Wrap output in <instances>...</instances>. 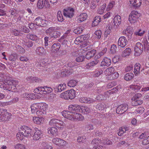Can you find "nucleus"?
I'll use <instances>...</instances> for the list:
<instances>
[{
	"label": "nucleus",
	"mask_w": 149,
	"mask_h": 149,
	"mask_svg": "<svg viewBox=\"0 0 149 149\" xmlns=\"http://www.w3.org/2000/svg\"><path fill=\"white\" fill-rule=\"evenodd\" d=\"M0 77L3 78L0 79V87L1 88L12 92L16 91V86L18 83L17 81L13 80L10 76L4 75L2 73H0Z\"/></svg>",
	"instance_id": "obj_1"
},
{
	"label": "nucleus",
	"mask_w": 149,
	"mask_h": 149,
	"mask_svg": "<svg viewBox=\"0 0 149 149\" xmlns=\"http://www.w3.org/2000/svg\"><path fill=\"white\" fill-rule=\"evenodd\" d=\"M53 89L51 87L47 86H38L34 90L33 92L40 95L46 94L53 91Z\"/></svg>",
	"instance_id": "obj_2"
},
{
	"label": "nucleus",
	"mask_w": 149,
	"mask_h": 149,
	"mask_svg": "<svg viewBox=\"0 0 149 149\" xmlns=\"http://www.w3.org/2000/svg\"><path fill=\"white\" fill-rule=\"evenodd\" d=\"M49 125L51 126H55L60 130H62L65 126L63 122L58 119H52L49 122Z\"/></svg>",
	"instance_id": "obj_3"
},
{
	"label": "nucleus",
	"mask_w": 149,
	"mask_h": 149,
	"mask_svg": "<svg viewBox=\"0 0 149 149\" xmlns=\"http://www.w3.org/2000/svg\"><path fill=\"white\" fill-rule=\"evenodd\" d=\"M0 112L1 113V116H0V122L9 120L12 116L11 113L8 112L7 110L3 109H1V111Z\"/></svg>",
	"instance_id": "obj_4"
},
{
	"label": "nucleus",
	"mask_w": 149,
	"mask_h": 149,
	"mask_svg": "<svg viewBox=\"0 0 149 149\" xmlns=\"http://www.w3.org/2000/svg\"><path fill=\"white\" fill-rule=\"evenodd\" d=\"M19 131H22L25 136L30 137L33 134V131L31 127L26 125H23L19 127Z\"/></svg>",
	"instance_id": "obj_5"
},
{
	"label": "nucleus",
	"mask_w": 149,
	"mask_h": 149,
	"mask_svg": "<svg viewBox=\"0 0 149 149\" xmlns=\"http://www.w3.org/2000/svg\"><path fill=\"white\" fill-rule=\"evenodd\" d=\"M142 96L141 93L135 94L132 98V105L136 106L141 104L143 102L142 100H140Z\"/></svg>",
	"instance_id": "obj_6"
},
{
	"label": "nucleus",
	"mask_w": 149,
	"mask_h": 149,
	"mask_svg": "<svg viewBox=\"0 0 149 149\" xmlns=\"http://www.w3.org/2000/svg\"><path fill=\"white\" fill-rule=\"evenodd\" d=\"M87 37L83 36L77 37L75 39V44H79L81 45V44H80L83 42L85 46L88 45L90 43L88 40H87Z\"/></svg>",
	"instance_id": "obj_7"
},
{
	"label": "nucleus",
	"mask_w": 149,
	"mask_h": 149,
	"mask_svg": "<svg viewBox=\"0 0 149 149\" xmlns=\"http://www.w3.org/2000/svg\"><path fill=\"white\" fill-rule=\"evenodd\" d=\"M48 105L45 102L39 103V112H38L39 115L42 116L45 114L47 112V110L48 108Z\"/></svg>",
	"instance_id": "obj_8"
},
{
	"label": "nucleus",
	"mask_w": 149,
	"mask_h": 149,
	"mask_svg": "<svg viewBox=\"0 0 149 149\" xmlns=\"http://www.w3.org/2000/svg\"><path fill=\"white\" fill-rule=\"evenodd\" d=\"M34 134L33 136V139L34 141H38L41 139L42 136V132L37 127L34 128Z\"/></svg>",
	"instance_id": "obj_9"
},
{
	"label": "nucleus",
	"mask_w": 149,
	"mask_h": 149,
	"mask_svg": "<svg viewBox=\"0 0 149 149\" xmlns=\"http://www.w3.org/2000/svg\"><path fill=\"white\" fill-rule=\"evenodd\" d=\"M143 49V46L139 42H137L134 48L135 54L136 56L140 55L142 53Z\"/></svg>",
	"instance_id": "obj_10"
},
{
	"label": "nucleus",
	"mask_w": 149,
	"mask_h": 149,
	"mask_svg": "<svg viewBox=\"0 0 149 149\" xmlns=\"http://www.w3.org/2000/svg\"><path fill=\"white\" fill-rule=\"evenodd\" d=\"M128 109V105L125 104H121L117 108L116 112L119 114H122L125 112Z\"/></svg>",
	"instance_id": "obj_11"
},
{
	"label": "nucleus",
	"mask_w": 149,
	"mask_h": 149,
	"mask_svg": "<svg viewBox=\"0 0 149 149\" xmlns=\"http://www.w3.org/2000/svg\"><path fill=\"white\" fill-rule=\"evenodd\" d=\"M134 30L133 27L130 26H128L125 29L123 32V34L128 36L129 38L131 37L133 33Z\"/></svg>",
	"instance_id": "obj_12"
},
{
	"label": "nucleus",
	"mask_w": 149,
	"mask_h": 149,
	"mask_svg": "<svg viewBox=\"0 0 149 149\" xmlns=\"http://www.w3.org/2000/svg\"><path fill=\"white\" fill-rule=\"evenodd\" d=\"M127 42L126 38L124 36H122L119 38L118 43V46L123 48L127 44Z\"/></svg>",
	"instance_id": "obj_13"
},
{
	"label": "nucleus",
	"mask_w": 149,
	"mask_h": 149,
	"mask_svg": "<svg viewBox=\"0 0 149 149\" xmlns=\"http://www.w3.org/2000/svg\"><path fill=\"white\" fill-rule=\"evenodd\" d=\"M62 116L65 118L71 120H74V116L73 114H72V113L68 111H63L61 112Z\"/></svg>",
	"instance_id": "obj_14"
},
{
	"label": "nucleus",
	"mask_w": 149,
	"mask_h": 149,
	"mask_svg": "<svg viewBox=\"0 0 149 149\" xmlns=\"http://www.w3.org/2000/svg\"><path fill=\"white\" fill-rule=\"evenodd\" d=\"M74 9L73 8L65 9L64 10L63 15L66 17L71 18L73 15Z\"/></svg>",
	"instance_id": "obj_15"
},
{
	"label": "nucleus",
	"mask_w": 149,
	"mask_h": 149,
	"mask_svg": "<svg viewBox=\"0 0 149 149\" xmlns=\"http://www.w3.org/2000/svg\"><path fill=\"white\" fill-rule=\"evenodd\" d=\"M39 103H35L32 104L31 106L32 113H36L38 116H40L38 113L39 112Z\"/></svg>",
	"instance_id": "obj_16"
},
{
	"label": "nucleus",
	"mask_w": 149,
	"mask_h": 149,
	"mask_svg": "<svg viewBox=\"0 0 149 149\" xmlns=\"http://www.w3.org/2000/svg\"><path fill=\"white\" fill-rule=\"evenodd\" d=\"M48 133L51 136H56L58 135V129L55 127H51L47 129Z\"/></svg>",
	"instance_id": "obj_17"
},
{
	"label": "nucleus",
	"mask_w": 149,
	"mask_h": 149,
	"mask_svg": "<svg viewBox=\"0 0 149 149\" xmlns=\"http://www.w3.org/2000/svg\"><path fill=\"white\" fill-rule=\"evenodd\" d=\"M40 116L39 117H33V123L36 124L40 125L42 124L44 120V118L42 116Z\"/></svg>",
	"instance_id": "obj_18"
},
{
	"label": "nucleus",
	"mask_w": 149,
	"mask_h": 149,
	"mask_svg": "<svg viewBox=\"0 0 149 149\" xmlns=\"http://www.w3.org/2000/svg\"><path fill=\"white\" fill-rule=\"evenodd\" d=\"M130 5L134 8L139 7L141 4V0H130Z\"/></svg>",
	"instance_id": "obj_19"
},
{
	"label": "nucleus",
	"mask_w": 149,
	"mask_h": 149,
	"mask_svg": "<svg viewBox=\"0 0 149 149\" xmlns=\"http://www.w3.org/2000/svg\"><path fill=\"white\" fill-rule=\"evenodd\" d=\"M36 52L37 55L40 56L45 55L47 54L45 50L42 47H37L36 49Z\"/></svg>",
	"instance_id": "obj_20"
},
{
	"label": "nucleus",
	"mask_w": 149,
	"mask_h": 149,
	"mask_svg": "<svg viewBox=\"0 0 149 149\" xmlns=\"http://www.w3.org/2000/svg\"><path fill=\"white\" fill-rule=\"evenodd\" d=\"M46 22L47 21L45 19H35L34 21L35 23L38 26L42 27L46 26Z\"/></svg>",
	"instance_id": "obj_21"
},
{
	"label": "nucleus",
	"mask_w": 149,
	"mask_h": 149,
	"mask_svg": "<svg viewBox=\"0 0 149 149\" xmlns=\"http://www.w3.org/2000/svg\"><path fill=\"white\" fill-rule=\"evenodd\" d=\"M114 69L113 68L111 67L106 69L104 72V73L108 79H109L111 74L114 72Z\"/></svg>",
	"instance_id": "obj_22"
},
{
	"label": "nucleus",
	"mask_w": 149,
	"mask_h": 149,
	"mask_svg": "<svg viewBox=\"0 0 149 149\" xmlns=\"http://www.w3.org/2000/svg\"><path fill=\"white\" fill-rule=\"evenodd\" d=\"M80 102L82 103H91L93 102L95 100L93 99L86 97H81L79 99Z\"/></svg>",
	"instance_id": "obj_23"
},
{
	"label": "nucleus",
	"mask_w": 149,
	"mask_h": 149,
	"mask_svg": "<svg viewBox=\"0 0 149 149\" xmlns=\"http://www.w3.org/2000/svg\"><path fill=\"white\" fill-rule=\"evenodd\" d=\"M141 14L136 11L133 10L131 11L129 16V19H138L140 16Z\"/></svg>",
	"instance_id": "obj_24"
},
{
	"label": "nucleus",
	"mask_w": 149,
	"mask_h": 149,
	"mask_svg": "<svg viewBox=\"0 0 149 149\" xmlns=\"http://www.w3.org/2000/svg\"><path fill=\"white\" fill-rule=\"evenodd\" d=\"M61 46L60 44L58 42L54 43L51 47V51L52 52H57L59 51Z\"/></svg>",
	"instance_id": "obj_25"
},
{
	"label": "nucleus",
	"mask_w": 149,
	"mask_h": 149,
	"mask_svg": "<svg viewBox=\"0 0 149 149\" xmlns=\"http://www.w3.org/2000/svg\"><path fill=\"white\" fill-rule=\"evenodd\" d=\"M19 132L16 134V138L19 140L22 141L24 139L25 137V134L22 131H19V128H18Z\"/></svg>",
	"instance_id": "obj_26"
},
{
	"label": "nucleus",
	"mask_w": 149,
	"mask_h": 149,
	"mask_svg": "<svg viewBox=\"0 0 149 149\" xmlns=\"http://www.w3.org/2000/svg\"><path fill=\"white\" fill-rule=\"evenodd\" d=\"M96 52V50L95 49H93L90 51L88 52L85 56L86 58L87 59H91L93 56Z\"/></svg>",
	"instance_id": "obj_27"
},
{
	"label": "nucleus",
	"mask_w": 149,
	"mask_h": 149,
	"mask_svg": "<svg viewBox=\"0 0 149 149\" xmlns=\"http://www.w3.org/2000/svg\"><path fill=\"white\" fill-rule=\"evenodd\" d=\"M111 64V60L107 57H104L101 63V66L110 65Z\"/></svg>",
	"instance_id": "obj_28"
},
{
	"label": "nucleus",
	"mask_w": 149,
	"mask_h": 149,
	"mask_svg": "<svg viewBox=\"0 0 149 149\" xmlns=\"http://www.w3.org/2000/svg\"><path fill=\"white\" fill-rule=\"evenodd\" d=\"M58 27H51L49 28L46 31V33L47 35H49L51 36L52 35L53 33L55 31L59 29Z\"/></svg>",
	"instance_id": "obj_29"
},
{
	"label": "nucleus",
	"mask_w": 149,
	"mask_h": 149,
	"mask_svg": "<svg viewBox=\"0 0 149 149\" xmlns=\"http://www.w3.org/2000/svg\"><path fill=\"white\" fill-rule=\"evenodd\" d=\"M134 73L135 75H138L140 74L141 65L140 63H137L134 65Z\"/></svg>",
	"instance_id": "obj_30"
},
{
	"label": "nucleus",
	"mask_w": 149,
	"mask_h": 149,
	"mask_svg": "<svg viewBox=\"0 0 149 149\" xmlns=\"http://www.w3.org/2000/svg\"><path fill=\"white\" fill-rule=\"evenodd\" d=\"M130 87L132 90H138L140 89L141 87V85L139 83H136L130 85Z\"/></svg>",
	"instance_id": "obj_31"
},
{
	"label": "nucleus",
	"mask_w": 149,
	"mask_h": 149,
	"mask_svg": "<svg viewBox=\"0 0 149 149\" xmlns=\"http://www.w3.org/2000/svg\"><path fill=\"white\" fill-rule=\"evenodd\" d=\"M145 32V31L141 29H138L134 31V34L136 36H141L143 35Z\"/></svg>",
	"instance_id": "obj_32"
},
{
	"label": "nucleus",
	"mask_w": 149,
	"mask_h": 149,
	"mask_svg": "<svg viewBox=\"0 0 149 149\" xmlns=\"http://www.w3.org/2000/svg\"><path fill=\"white\" fill-rule=\"evenodd\" d=\"M134 77V74L132 73L126 74L124 77V79L126 81H130Z\"/></svg>",
	"instance_id": "obj_33"
},
{
	"label": "nucleus",
	"mask_w": 149,
	"mask_h": 149,
	"mask_svg": "<svg viewBox=\"0 0 149 149\" xmlns=\"http://www.w3.org/2000/svg\"><path fill=\"white\" fill-rule=\"evenodd\" d=\"M27 38L33 41H36L38 39V37L35 35L29 33L26 36Z\"/></svg>",
	"instance_id": "obj_34"
},
{
	"label": "nucleus",
	"mask_w": 149,
	"mask_h": 149,
	"mask_svg": "<svg viewBox=\"0 0 149 149\" xmlns=\"http://www.w3.org/2000/svg\"><path fill=\"white\" fill-rule=\"evenodd\" d=\"M68 95L69 97V99L72 100L74 98V90L73 89H71L68 91Z\"/></svg>",
	"instance_id": "obj_35"
},
{
	"label": "nucleus",
	"mask_w": 149,
	"mask_h": 149,
	"mask_svg": "<svg viewBox=\"0 0 149 149\" xmlns=\"http://www.w3.org/2000/svg\"><path fill=\"white\" fill-rule=\"evenodd\" d=\"M84 117L81 114L75 113V120L77 121H82L84 119Z\"/></svg>",
	"instance_id": "obj_36"
},
{
	"label": "nucleus",
	"mask_w": 149,
	"mask_h": 149,
	"mask_svg": "<svg viewBox=\"0 0 149 149\" xmlns=\"http://www.w3.org/2000/svg\"><path fill=\"white\" fill-rule=\"evenodd\" d=\"M129 128L127 127H121L119 130V132H118V134L119 136H121L122 134L125 132L126 131L128 130Z\"/></svg>",
	"instance_id": "obj_37"
},
{
	"label": "nucleus",
	"mask_w": 149,
	"mask_h": 149,
	"mask_svg": "<svg viewBox=\"0 0 149 149\" xmlns=\"http://www.w3.org/2000/svg\"><path fill=\"white\" fill-rule=\"evenodd\" d=\"M17 58V54L15 53H13L9 56L8 59L10 61H13L16 60Z\"/></svg>",
	"instance_id": "obj_38"
},
{
	"label": "nucleus",
	"mask_w": 149,
	"mask_h": 149,
	"mask_svg": "<svg viewBox=\"0 0 149 149\" xmlns=\"http://www.w3.org/2000/svg\"><path fill=\"white\" fill-rule=\"evenodd\" d=\"M106 6V3L103 4L98 9L97 12L100 14H102L104 12V10L105 9Z\"/></svg>",
	"instance_id": "obj_39"
},
{
	"label": "nucleus",
	"mask_w": 149,
	"mask_h": 149,
	"mask_svg": "<svg viewBox=\"0 0 149 149\" xmlns=\"http://www.w3.org/2000/svg\"><path fill=\"white\" fill-rule=\"evenodd\" d=\"M131 52V49L130 48H127L123 52L122 55L123 57L129 56Z\"/></svg>",
	"instance_id": "obj_40"
},
{
	"label": "nucleus",
	"mask_w": 149,
	"mask_h": 149,
	"mask_svg": "<svg viewBox=\"0 0 149 149\" xmlns=\"http://www.w3.org/2000/svg\"><path fill=\"white\" fill-rule=\"evenodd\" d=\"M14 148L15 149H26L25 146L20 143H17L15 145Z\"/></svg>",
	"instance_id": "obj_41"
},
{
	"label": "nucleus",
	"mask_w": 149,
	"mask_h": 149,
	"mask_svg": "<svg viewBox=\"0 0 149 149\" xmlns=\"http://www.w3.org/2000/svg\"><path fill=\"white\" fill-rule=\"evenodd\" d=\"M91 109L89 108L86 107L82 106V112L84 114H87L91 111Z\"/></svg>",
	"instance_id": "obj_42"
},
{
	"label": "nucleus",
	"mask_w": 149,
	"mask_h": 149,
	"mask_svg": "<svg viewBox=\"0 0 149 149\" xmlns=\"http://www.w3.org/2000/svg\"><path fill=\"white\" fill-rule=\"evenodd\" d=\"M68 91H65L64 92L61 93L60 95V97L61 98H63L64 99L68 100L69 99V97L68 95Z\"/></svg>",
	"instance_id": "obj_43"
},
{
	"label": "nucleus",
	"mask_w": 149,
	"mask_h": 149,
	"mask_svg": "<svg viewBox=\"0 0 149 149\" xmlns=\"http://www.w3.org/2000/svg\"><path fill=\"white\" fill-rule=\"evenodd\" d=\"M98 60H96L86 64V68H88L91 66H93L94 65H96L98 63Z\"/></svg>",
	"instance_id": "obj_44"
},
{
	"label": "nucleus",
	"mask_w": 149,
	"mask_h": 149,
	"mask_svg": "<svg viewBox=\"0 0 149 149\" xmlns=\"http://www.w3.org/2000/svg\"><path fill=\"white\" fill-rule=\"evenodd\" d=\"M103 72V70L102 69H99L96 70L94 72V76L95 77H99L102 73Z\"/></svg>",
	"instance_id": "obj_45"
},
{
	"label": "nucleus",
	"mask_w": 149,
	"mask_h": 149,
	"mask_svg": "<svg viewBox=\"0 0 149 149\" xmlns=\"http://www.w3.org/2000/svg\"><path fill=\"white\" fill-rule=\"evenodd\" d=\"M26 79L28 81H29L30 82H37L39 81V79L38 78L34 77H29L26 78Z\"/></svg>",
	"instance_id": "obj_46"
},
{
	"label": "nucleus",
	"mask_w": 149,
	"mask_h": 149,
	"mask_svg": "<svg viewBox=\"0 0 149 149\" xmlns=\"http://www.w3.org/2000/svg\"><path fill=\"white\" fill-rule=\"evenodd\" d=\"M115 2L114 1H112L110 2L107 5V6L106 9L107 11H109L115 5Z\"/></svg>",
	"instance_id": "obj_47"
},
{
	"label": "nucleus",
	"mask_w": 149,
	"mask_h": 149,
	"mask_svg": "<svg viewBox=\"0 0 149 149\" xmlns=\"http://www.w3.org/2000/svg\"><path fill=\"white\" fill-rule=\"evenodd\" d=\"M119 76V74L117 72H115L111 74L109 77V80L115 79L118 78Z\"/></svg>",
	"instance_id": "obj_48"
},
{
	"label": "nucleus",
	"mask_w": 149,
	"mask_h": 149,
	"mask_svg": "<svg viewBox=\"0 0 149 149\" xmlns=\"http://www.w3.org/2000/svg\"><path fill=\"white\" fill-rule=\"evenodd\" d=\"M41 149H53L52 147L47 143H42Z\"/></svg>",
	"instance_id": "obj_49"
},
{
	"label": "nucleus",
	"mask_w": 149,
	"mask_h": 149,
	"mask_svg": "<svg viewBox=\"0 0 149 149\" xmlns=\"http://www.w3.org/2000/svg\"><path fill=\"white\" fill-rule=\"evenodd\" d=\"M112 29L111 26H110L109 25L107 26L106 28V30L105 31L104 34L105 36H107V35L109 34L111 32V30Z\"/></svg>",
	"instance_id": "obj_50"
},
{
	"label": "nucleus",
	"mask_w": 149,
	"mask_h": 149,
	"mask_svg": "<svg viewBox=\"0 0 149 149\" xmlns=\"http://www.w3.org/2000/svg\"><path fill=\"white\" fill-rule=\"evenodd\" d=\"M61 33L60 32L55 31L54 32L51 38H56L59 37L60 36Z\"/></svg>",
	"instance_id": "obj_51"
},
{
	"label": "nucleus",
	"mask_w": 149,
	"mask_h": 149,
	"mask_svg": "<svg viewBox=\"0 0 149 149\" xmlns=\"http://www.w3.org/2000/svg\"><path fill=\"white\" fill-rule=\"evenodd\" d=\"M67 144V142L64 140L60 139L58 146L60 147L65 146Z\"/></svg>",
	"instance_id": "obj_52"
},
{
	"label": "nucleus",
	"mask_w": 149,
	"mask_h": 149,
	"mask_svg": "<svg viewBox=\"0 0 149 149\" xmlns=\"http://www.w3.org/2000/svg\"><path fill=\"white\" fill-rule=\"evenodd\" d=\"M101 140L99 139H94L91 142V143L94 145H98L101 143Z\"/></svg>",
	"instance_id": "obj_53"
},
{
	"label": "nucleus",
	"mask_w": 149,
	"mask_h": 149,
	"mask_svg": "<svg viewBox=\"0 0 149 149\" xmlns=\"http://www.w3.org/2000/svg\"><path fill=\"white\" fill-rule=\"evenodd\" d=\"M24 45L28 47H32L33 45V42L31 41L27 40L24 42Z\"/></svg>",
	"instance_id": "obj_54"
},
{
	"label": "nucleus",
	"mask_w": 149,
	"mask_h": 149,
	"mask_svg": "<svg viewBox=\"0 0 149 149\" xmlns=\"http://www.w3.org/2000/svg\"><path fill=\"white\" fill-rule=\"evenodd\" d=\"M68 109L69 110V111L72 113V114H73L74 116V105H70L68 107Z\"/></svg>",
	"instance_id": "obj_55"
},
{
	"label": "nucleus",
	"mask_w": 149,
	"mask_h": 149,
	"mask_svg": "<svg viewBox=\"0 0 149 149\" xmlns=\"http://www.w3.org/2000/svg\"><path fill=\"white\" fill-rule=\"evenodd\" d=\"M37 6L39 9L42 8L44 7L43 1L38 0Z\"/></svg>",
	"instance_id": "obj_56"
},
{
	"label": "nucleus",
	"mask_w": 149,
	"mask_h": 149,
	"mask_svg": "<svg viewBox=\"0 0 149 149\" xmlns=\"http://www.w3.org/2000/svg\"><path fill=\"white\" fill-rule=\"evenodd\" d=\"M83 29V28L82 27H79L75 29V34H79L82 32Z\"/></svg>",
	"instance_id": "obj_57"
},
{
	"label": "nucleus",
	"mask_w": 149,
	"mask_h": 149,
	"mask_svg": "<svg viewBox=\"0 0 149 149\" xmlns=\"http://www.w3.org/2000/svg\"><path fill=\"white\" fill-rule=\"evenodd\" d=\"M82 106L80 107L78 105H75V113L82 112Z\"/></svg>",
	"instance_id": "obj_58"
},
{
	"label": "nucleus",
	"mask_w": 149,
	"mask_h": 149,
	"mask_svg": "<svg viewBox=\"0 0 149 149\" xmlns=\"http://www.w3.org/2000/svg\"><path fill=\"white\" fill-rule=\"evenodd\" d=\"M100 19H94L93 21L92 26H95L98 25L100 22Z\"/></svg>",
	"instance_id": "obj_59"
},
{
	"label": "nucleus",
	"mask_w": 149,
	"mask_h": 149,
	"mask_svg": "<svg viewBox=\"0 0 149 149\" xmlns=\"http://www.w3.org/2000/svg\"><path fill=\"white\" fill-rule=\"evenodd\" d=\"M60 140V138L56 137L53 139L52 142L54 144L58 146Z\"/></svg>",
	"instance_id": "obj_60"
},
{
	"label": "nucleus",
	"mask_w": 149,
	"mask_h": 149,
	"mask_svg": "<svg viewBox=\"0 0 149 149\" xmlns=\"http://www.w3.org/2000/svg\"><path fill=\"white\" fill-rule=\"evenodd\" d=\"M144 110V108L143 107H141L137 108L135 111V112L137 113H143Z\"/></svg>",
	"instance_id": "obj_61"
},
{
	"label": "nucleus",
	"mask_w": 149,
	"mask_h": 149,
	"mask_svg": "<svg viewBox=\"0 0 149 149\" xmlns=\"http://www.w3.org/2000/svg\"><path fill=\"white\" fill-rule=\"evenodd\" d=\"M142 143L143 145H146L149 144V136L145 138L142 141Z\"/></svg>",
	"instance_id": "obj_62"
},
{
	"label": "nucleus",
	"mask_w": 149,
	"mask_h": 149,
	"mask_svg": "<svg viewBox=\"0 0 149 149\" xmlns=\"http://www.w3.org/2000/svg\"><path fill=\"white\" fill-rule=\"evenodd\" d=\"M44 6L45 8H49L50 7V5L48 0H45L43 1Z\"/></svg>",
	"instance_id": "obj_63"
},
{
	"label": "nucleus",
	"mask_w": 149,
	"mask_h": 149,
	"mask_svg": "<svg viewBox=\"0 0 149 149\" xmlns=\"http://www.w3.org/2000/svg\"><path fill=\"white\" fill-rule=\"evenodd\" d=\"M88 15L86 13H83L80 14L78 17V19H87Z\"/></svg>",
	"instance_id": "obj_64"
}]
</instances>
